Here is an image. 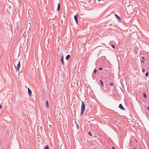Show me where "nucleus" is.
<instances>
[{"label": "nucleus", "instance_id": "1", "mask_svg": "<svg viewBox=\"0 0 149 149\" xmlns=\"http://www.w3.org/2000/svg\"><path fill=\"white\" fill-rule=\"evenodd\" d=\"M85 104L84 102H82V104L81 106V116L83 115L84 114V111L85 110Z\"/></svg>", "mask_w": 149, "mask_h": 149}, {"label": "nucleus", "instance_id": "2", "mask_svg": "<svg viewBox=\"0 0 149 149\" xmlns=\"http://www.w3.org/2000/svg\"><path fill=\"white\" fill-rule=\"evenodd\" d=\"M20 65H21V64H20V61H19V63L17 65V72L18 71L19 72V68H20Z\"/></svg>", "mask_w": 149, "mask_h": 149}, {"label": "nucleus", "instance_id": "3", "mask_svg": "<svg viewBox=\"0 0 149 149\" xmlns=\"http://www.w3.org/2000/svg\"><path fill=\"white\" fill-rule=\"evenodd\" d=\"M78 17V16L77 15H75L74 16V19L76 22V23H77V24H78V21H77Z\"/></svg>", "mask_w": 149, "mask_h": 149}, {"label": "nucleus", "instance_id": "4", "mask_svg": "<svg viewBox=\"0 0 149 149\" xmlns=\"http://www.w3.org/2000/svg\"><path fill=\"white\" fill-rule=\"evenodd\" d=\"M28 92L29 95L30 96H31L32 92L31 90L29 88H28Z\"/></svg>", "mask_w": 149, "mask_h": 149}, {"label": "nucleus", "instance_id": "5", "mask_svg": "<svg viewBox=\"0 0 149 149\" xmlns=\"http://www.w3.org/2000/svg\"><path fill=\"white\" fill-rule=\"evenodd\" d=\"M115 16L118 19V21L119 22H120L121 18L120 17L118 16L116 14H115Z\"/></svg>", "mask_w": 149, "mask_h": 149}, {"label": "nucleus", "instance_id": "6", "mask_svg": "<svg viewBox=\"0 0 149 149\" xmlns=\"http://www.w3.org/2000/svg\"><path fill=\"white\" fill-rule=\"evenodd\" d=\"M119 108L120 109H123V110H125L124 108L123 107V106L122 105V104H120L119 105Z\"/></svg>", "mask_w": 149, "mask_h": 149}, {"label": "nucleus", "instance_id": "7", "mask_svg": "<svg viewBox=\"0 0 149 149\" xmlns=\"http://www.w3.org/2000/svg\"><path fill=\"white\" fill-rule=\"evenodd\" d=\"M46 107H47V108H49V103H48V100H47L46 101Z\"/></svg>", "mask_w": 149, "mask_h": 149}, {"label": "nucleus", "instance_id": "8", "mask_svg": "<svg viewBox=\"0 0 149 149\" xmlns=\"http://www.w3.org/2000/svg\"><path fill=\"white\" fill-rule=\"evenodd\" d=\"M60 8V4L59 3H58V8H57V10L58 11H59V10Z\"/></svg>", "mask_w": 149, "mask_h": 149}, {"label": "nucleus", "instance_id": "9", "mask_svg": "<svg viewBox=\"0 0 149 149\" xmlns=\"http://www.w3.org/2000/svg\"><path fill=\"white\" fill-rule=\"evenodd\" d=\"M61 61L62 62V63L63 65L64 64V61H63V56H62L61 58Z\"/></svg>", "mask_w": 149, "mask_h": 149}, {"label": "nucleus", "instance_id": "10", "mask_svg": "<svg viewBox=\"0 0 149 149\" xmlns=\"http://www.w3.org/2000/svg\"><path fill=\"white\" fill-rule=\"evenodd\" d=\"M70 57V55L69 54H68L67 55V56L66 57V60H68Z\"/></svg>", "mask_w": 149, "mask_h": 149}, {"label": "nucleus", "instance_id": "11", "mask_svg": "<svg viewBox=\"0 0 149 149\" xmlns=\"http://www.w3.org/2000/svg\"><path fill=\"white\" fill-rule=\"evenodd\" d=\"M143 97L145 98H146L147 97V96L145 93L143 94Z\"/></svg>", "mask_w": 149, "mask_h": 149}, {"label": "nucleus", "instance_id": "12", "mask_svg": "<svg viewBox=\"0 0 149 149\" xmlns=\"http://www.w3.org/2000/svg\"><path fill=\"white\" fill-rule=\"evenodd\" d=\"M100 82L101 84L103 86L104 84H103V81L102 80H100Z\"/></svg>", "mask_w": 149, "mask_h": 149}, {"label": "nucleus", "instance_id": "13", "mask_svg": "<svg viewBox=\"0 0 149 149\" xmlns=\"http://www.w3.org/2000/svg\"><path fill=\"white\" fill-rule=\"evenodd\" d=\"M45 149H49L48 146H46L45 148Z\"/></svg>", "mask_w": 149, "mask_h": 149}, {"label": "nucleus", "instance_id": "14", "mask_svg": "<svg viewBox=\"0 0 149 149\" xmlns=\"http://www.w3.org/2000/svg\"><path fill=\"white\" fill-rule=\"evenodd\" d=\"M111 46L113 49H115V46L114 45H111Z\"/></svg>", "mask_w": 149, "mask_h": 149}, {"label": "nucleus", "instance_id": "15", "mask_svg": "<svg viewBox=\"0 0 149 149\" xmlns=\"http://www.w3.org/2000/svg\"><path fill=\"white\" fill-rule=\"evenodd\" d=\"M148 72H147V73H146V77H147V76H148Z\"/></svg>", "mask_w": 149, "mask_h": 149}, {"label": "nucleus", "instance_id": "16", "mask_svg": "<svg viewBox=\"0 0 149 149\" xmlns=\"http://www.w3.org/2000/svg\"><path fill=\"white\" fill-rule=\"evenodd\" d=\"M88 134H89L90 136H92V134H91V133L90 132H88Z\"/></svg>", "mask_w": 149, "mask_h": 149}, {"label": "nucleus", "instance_id": "17", "mask_svg": "<svg viewBox=\"0 0 149 149\" xmlns=\"http://www.w3.org/2000/svg\"><path fill=\"white\" fill-rule=\"evenodd\" d=\"M99 70H103V68H99Z\"/></svg>", "mask_w": 149, "mask_h": 149}, {"label": "nucleus", "instance_id": "18", "mask_svg": "<svg viewBox=\"0 0 149 149\" xmlns=\"http://www.w3.org/2000/svg\"><path fill=\"white\" fill-rule=\"evenodd\" d=\"M96 72H97V70H96V69H95V70H94V71H93V72H94L95 73H96Z\"/></svg>", "mask_w": 149, "mask_h": 149}, {"label": "nucleus", "instance_id": "19", "mask_svg": "<svg viewBox=\"0 0 149 149\" xmlns=\"http://www.w3.org/2000/svg\"><path fill=\"white\" fill-rule=\"evenodd\" d=\"M76 125H77V129H78L79 128L78 125L77 123H76Z\"/></svg>", "mask_w": 149, "mask_h": 149}, {"label": "nucleus", "instance_id": "20", "mask_svg": "<svg viewBox=\"0 0 149 149\" xmlns=\"http://www.w3.org/2000/svg\"><path fill=\"white\" fill-rule=\"evenodd\" d=\"M110 85L113 86V83H111L110 84Z\"/></svg>", "mask_w": 149, "mask_h": 149}, {"label": "nucleus", "instance_id": "21", "mask_svg": "<svg viewBox=\"0 0 149 149\" xmlns=\"http://www.w3.org/2000/svg\"><path fill=\"white\" fill-rule=\"evenodd\" d=\"M2 107V105H0V109H1Z\"/></svg>", "mask_w": 149, "mask_h": 149}, {"label": "nucleus", "instance_id": "22", "mask_svg": "<svg viewBox=\"0 0 149 149\" xmlns=\"http://www.w3.org/2000/svg\"><path fill=\"white\" fill-rule=\"evenodd\" d=\"M142 71L143 72H144L145 71V70L144 69H143Z\"/></svg>", "mask_w": 149, "mask_h": 149}, {"label": "nucleus", "instance_id": "23", "mask_svg": "<svg viewBox=\"0 0 149 149\" xmlns=\"http://www.w3.org/2000/svg\"><path fill=\"white\" fill-rule=\"evenodd\" d=\"M142 58H143V60H144V58H143V57H142Z\"/></svg>", "mask_w": 149, "mask_h": 149}, {"label": "nucleus", "instance_id": "24", "mask_svg": "<svg viewBox=\"0 0 149 149\" xmlns=\"http://www.w3.org/2000/svg\"><path fill=\"white\" fill-rule=\"evenodd\" d=\"M130 141L131 144H132V141L130 140Z\"/></svg>", "mask_w": 149, "mask_h": 149}, {"label": "nucleus", "instance_id": "25", "mask_svg": "<svg viewBox=\"0 0 149 149\" xmlns=\"http://www.w3.org/2000/svg\"><path fill=\"white\" fill-rule=\"evenodd\" d=\"M147 108H148V110L149 111V107H147Z\"/></svg>", "mask_w": 149, "mask_h": 149}, {"label": "nucleus", "instance_id": "26", "mask_svg": "<svg viewBox=\"0 0 149 149\" xmlns=\"http://www.w3.org/2000/svg\"><path fill=\"white\" fill-rule=\"evenodd\" d=\"M112 148L113 149H115L114 147H112Z\"/></svg>", "mask_w": 149, "mask_h": 149}, {"label": "nucleus", "instance_id": "27", "mask_svg": "<svg viewBox=\"0 0 149 149\" xmlns=\"http://www.w3.org/2000/svg\"><path fill=\"white\" fill-rule=\"evenodd\" d=\"M142 63H143V62H143V61H142Z\"/></svg>", "mask_w": 149, "mask_h": 149}, {"label": "nucleus", "instance_id": "28", "mask_svg": "<svg viewBox=\"0 0 149 149\" xmlns=\"http://www.w3.org/2000/svg\"><path fill=\"white\" fill-rule=\"evenodd\" d=\"M135 141H136V142H137V140H135Z\"/></svg>", "mask_w": 149, "mask_h": 149}, {"label": "nucleus", "instance_id": "29", "mask_svg": "<svg viewBox=\"0 0 149 149\" xmlns=\"http://www.w3.org/2000/svg\"><path fill=\"white\" fill-rule=\"evenodd\" d=\"M101 1V0H98V1Z\"/></svg>", "mask_w": 149, "mask_h": 149}, {"label": "nucleus", "instance_id": "30", "mask_svg": "<svg viewBox=\"0 0 149 149\" xmlns=\"http://www.w3.org/2000/svg\"><path fill=\"white\" fill-rule=\"evenodd\" d=\"M134 148V149H136V148Z\"/></svg>", "mask_w": 149, "mask_h": 149}, {"label": "nucleus", "instance_id": "31", "mask_svg": "<svg viewBox=\"0 0 149 149\" xmlns=\"http://www.w3.org/2000/svg\"><path fill=\"white\" fill-rule=\"evenodd\" d=\"M140 149H142V148H140Z\"/></svg>", "mask_w": 149, "mask_h": 149}]
</instances>
